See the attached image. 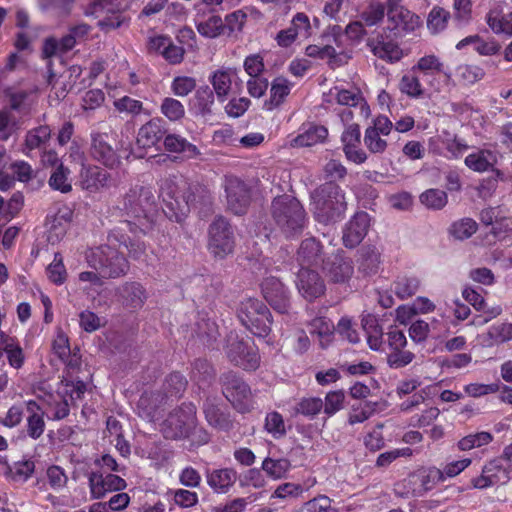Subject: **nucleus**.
Here are the masks:
<instances>
[{"label":"nucleus","mask_w":512,"mask_h":512,"mask_svg":"<svg viewBox=\"0 0 512 512\" xmlns=\"http://www.w3.org/2000/svg\"><path fill=\"white\" fill-rule=\"evenodd\" d=\"M219 381L223 395L237 411L247 413L253 408L251 389L237 373L225 372Z\"/></svg>","instance_id":"obj_8"},{"label":"nucleus","mask_w":512,"mask_h":512,"mask_svg":"<svg viewBox=\"0 0 512 512\" xmlns=\"http://www.w3.org/2000/svg\"><path fill=\"white\" fill-rule=\"evenodd\" d=\"M261 291L267 303L279 313H287L290 308V293L276 277H266L261 283Z\"/></svg>","instance_id":"obj_14"},{"label":"nucleus","mask_w":512,"mask_h":512,"mask_svg":"<svg viewBox=\"0 0 512 512\" xmlns=\"http://www.w3.org/2000/svg\"><path fill=\"white\" fill-rule=\"evenodd\" d=\"M193 332L195 336L207 347H212L219 337L217 324L204 315H198L194 324Z\"/></svg>","instance_id":"obj_29"},{"label":"nucleus","mask_w":512,"mask_h":512,"mask_svg":"<svg viewBox=\"0 0 512 512\" xmlns=\"http://www.w3.org/2000/svg\"><path fill=\"white\" fill-rule=\"evenodd\" d=\"M301 130L292 140L294 147H310L325 142L328 137V129L323 125L307 123L303 124Z\"/></svg>","instance_id":"obj_22"},{"label":"nucleus","mask_w":512,"mask_h":512,"mask_svg":"<svg viewBox=\"0 0 512 512\" xmlns=\"http://www.w3.org/2000/svg\"><path fill=\"white\" fill-rule=\"evenodd\" d=\"M496 458L489 461L482 469L480 476L471 480V484L476 489H485L498 483H507L510 479L509 472L502 466L501 460Z\"/></svg>","instance_id":"obj_17"},{"label":"nucleus","mask_w":512,"mask_h":512,"mask_svg":"<svg viewBox=\"0 0 512 512\" xmlns=\"http://www.w3.org/2000/svg\"><path fill=\"white\" fill-rule=\"evenodd\" d=\"M35 470V463L30 459L14 462L8 466V473L15 481H27Z\"/></svg>","instance_id":"obj_51"},{"label":"nucleus","mask_w":512,"mask_h":512,"mask_svg":"<svg viewBox=\"0 0 512 512\" xmlns=\"http://www.w3.org/2000/svg\"><path fill=\"white\" fill-rule=\"evenodd\" d=\"M207 483L216 493H227L237 480V472L232 468L208 471Z\"/></svg>","instance_id":"obj_24"},{"label":"nucleus","mask_w":512,"mask_h":512,"mask_svg":"<svg viewBox=\"0 0 512 512\" xmlns=\"http://www.w3.org/2000/svg\"><path fill=\"white\" fill-rule=\"evenodd\" d=\"M198 32L207 38H216L225 35L223 28V20L220 16L213 15L206 21L200 22L197 25Z\"/></svg>","instance_id":"obj_50"},{"label":"nucleus","mask_w":512,"mask_h":512,"mask_svg":"<svg viewBox=\"0 0 512 512\" xmlns=\"http://www.w3.org/2000/svg\"><path fill=\"white\" fill-rule=\"evenodd\" d=\"M484 71L477 65L462 64L456 69V75L463 84H474L484 77Z\"/></svg>","instance_id":"obj_52"},{"label":"nucleus","mask_w":512,"mask_h":512,"mask_svg":"<svg viewBox=\"0 0 512 512\" xmlns=\"http://www.w3.org/2000/svg\"><path fill=\"white\" fill-rule=\"evenodd\" d=\"M27 410L30 412L26 424L27 435L36 440L44 433L45 421L42 414L37 412L40 410V407L35 401H29L27 403Z\"/></svg>","instance_id":"obj_37"},{"label":"nucleus","mask_w":512,"mask_h":512,"mask_svg":"<svg viewBox=\"0 0 512 512\" xmlns=\"http://www.w3.org/2000/svg\"><path fill=\"white\" fill-rule=\"evenodd\" d=\"M334 324L326 317H316L309 323V332L312 336L316 335L322 348H326L333 339Z\"/></svg>","instance_id":"obj_33"},{"label":"nucleus","mask_w":512,"mask_h":512,"mask_svg":"<svg viewBox=\"0 0 512 512\" xmlns=\"http://www.w3.org/2000/svg\"><path fill=\"white\" fill-rule=\"evenodd\" d=\"M69 174L70 170L65 167L63 163H60L48 180L49 186L53 190L60 191L61 193H69L72 190V185L68 181Z\"/></svg>","instance_id":"obj_45"},{"label":"nucleus","mask_w":512,"mask_h":512,"mask_svg":"<svg viewBox=\"0 0 512 512\" xmlns=\"http://www.w3.org/2000/svg\"><path fill=\"white\" fill-rule=\"evenodd\" d=\"M387 17L388 29L396 38L415 31L421 25L420 17L408 9L400 10Z\"/></svg>","instance_id":"obj_20"},{"label":"nucleus","mask_w":512,"mask_h":512,"mask_svg":"<svg viewBox=\"0 0 512 512\" xmlns=\"http://www.w3.org/2000/svg\"><path fill=\"white\" fill-rule=\"evenodd\" d=\"M385 15V5L382 3H372L362 12L361 19L367 26H374L381 22Z\"/></svg>","instance_id":"obj_63"},{"label":"nucleus","mask_w":512,"mask_h":512,"mask_svg":"<svg viewBox=\"0 0 512 512\" xmlns=\"http://www.w3.org/2000/svg\"><path fill=\"white\" fill-rule=\"evenodd\" d=\"M369 227V214L365 211L356 212L343 227V245L349 249L356 248L367 235Z\"/></svg>","instance_id":"obj_15"},{"label":"nucleus","mask_w":512,"mask_h":512,"mask_svg":"<svg viewBox=\"0 0 512 512\" xmlns=\"http://www.w3.org/2000/svg\"><path fill=\"white\" fill-rule=\"evenodd\" d=\"M322 246L315 238H307L301 242L297 252V260L303 265L317 264L321 258Z\"/></svg>","instance_id":"obj_34"},{"label":"nucleus","mask_w":512,"mask_h":512,"mask_svg":"<svg viewBox=\"0 0 512 512\" xmlns=\"http://www.w3.org/2000/svg\"><path fill=\"white\" fill-rule=\"evenodd\" d=\"M464 162L468 168L475 172H485L493 169L496 156L492 151L483 149L466 156Z\"/></svg>","instance_id":"obj_36"},{"label":"nucleus","mask_w":512,"mask_h":512,"mask_svg":"<svg viewBox=\"0 0 512 512\" xmlns=\"http://www.w3.org/2000/svg\"><path fill=\"white\" fill-rule=\"evenodd\" d=\"M246 20L247 14L242 10H236L230 14H227L225 21L223 22L225 35L230 36L234 32L241 31Z\"/></svg>","instance_id":"obj_56"},{"label":"nucleus","mask_w":512,"mask_h":512,"mask_svg":"<svg viewBox=\"0 0 512 512\" xmlns=\"http://www.w3.org/2000/svg\"><path fill=\"white\" fill-rule=\"evenodd\" d=\"M294 410L296 414L315 419L323 410V400L320 397H304L297 402Z\"/></svg>","instance_id":"obj_44"},{"label":"nucleus","mask_w":512,"mask_h":512,"mask_svg":"<svg viewBox=\"0 0 512 512\" xmlns=\"http://www.w3.org/2000/svg\"><path fill=\"white\" fill-rule=\"evenodd\" d=\"M203 412L207 422L214 428L229 431L233 428V421L228 412L223 411L213 401L207 399L203 403Z\"/></svg>","instance_id":"obj_27"},{"label":"nucleus","mask_w":512,"mask_h":512,"mask_svg":"<svg viewBox=\"0 0 512 512\" xmlns=\"http://www.w3.org/2000/svg\"><path fill=\"white\" fill-rule=\"evenodd\" d=\"M300 512H337L332 501L325 495H319L304 503Z\"/></svg>","instance_id":"obj_58"},{"label":"nucleus","mask_w":512,"mask_h":512,"mask_svg":"<svg viewBox=\"0 0 512 512\" xmlns=\"http://www.w3.org/2000/svg\"><path fill=\"white\" fill-rule=\"evenodd\" d=\"M477 223L471 218H463L451 226V234L459 240L470 238L477 231Z\"/></svg>","instance_id":"obj_53"},{"label":"nucleus","mask_w":512,"mask_h":512,"mask_svg":"<svg viewBox=\"0 0 512 512\" xmlns=\"http://www.w3.org/2000/svg\"><path fill=\"white\" fill-rule=\"evenodd\" d=\"M415 358L414 353L404 348L391 350L387 354V364L390 368L399 369L410 364Z\"/></svg>","instance_id":"obj_57"},{"label":"nucleus","mask_w":512,"mask_h":512,"mask_svg":"<svg viewBox=\"0 0 512 512\" xmlns=\"http://www.w3.org/2000/svg\"><path fill=\"white\" fill-rule=\"evenodd\" d=\"M80 175L83 189L91 192L107 187L110 182V174L98 166L83 167Z\"/></svg>","instance_id":"obj_25"},{"label":"nucleus","mask_w":512,"mask_h":512,"mask_svg":"<svg viewBox=\"0 0 512 512\" xmlns=\"http://www.w3.org/2000/svg\"><path fill=\"white\" fill-rule=\"evenodd\" d=\"M323 271L329 282L345 284L354 273V265L350 258L334 254L324 261Z\"/></svg>","instance_id":"obj_16"},{"label":"nucleus","mask_w":512,"mask_h":512,"mask_svg":"<svg viewBox=\"0 0 512 512\" xmlns=\"http://www.w3.org/2000/svg\"><path fill=\"white\" fill-rule=\"evenodd\" d=\"M421 204L430 210H441L448 203L447 193L437 188L427 189L419 196Z\"/></svg>","instance_id":"obj_43"},{"label":"nucleus","mask_w":512,"mask_h":512,"mask_svg":"<svg viewBox=\"0 0 512 512\" xmlns=\"http://www.w3.org/2000/svg\"><path fill=\"white\" fill-rule=\"evenodd\" d=\"M163 144L168 152L182 154L187 159H194L200 155L199 149L194 144L178 134H167Z\"/></svg>","instance_id":"obj_28"},{"label":"nucleus","mask_w":512,"mask_h":512,"mask_svg":"<svg viewBox=\"0 0 512 512\" xmlns=\"http://www.w3.org/2000/svg\"><path fill=\"white\" fill-rule=\"evenodd\" d=\"M223 188L226 195L227 208L235 215L247 212L251 203V189L240 178L228 175L224 178Z\"/></svg>","instance_id":"obj_12"},{"label":"nucleus","mask_w":512,"mask_h":512,"mask_svg":"<svg viewBox=\"0 0 512 512\" xmlns=\"http://www.w3.org/2000/svg\"><path fill=\"white\" fill-rule=\"evenodd\" d=\"M165 136V122L160 118H153L141 126L136 143L139 148H151L156 146Z\"/></svg>","instance_id":"obj_21"},{"label":"nucleus","mask_w":512,"mask_h":512,"mask_svg":"<svg viewBox=\"0 0 512 512\" xmlns=\"http://www.w3.org/2000/svg\"><path fill=\"white\" fill-rule=\"evenodd\" d=\"M214 99V92L208 85L200 86L190 100V109L196 115L210 116L213 113Z\"/></svg>","instance_id":"obj_26"},{"label":"nucleus","mask_w":512,"mask_h":512,"mask_svg":"<svg viewBox=\"0 0 512 512\" xmlns=\"http://www.w3.org/2000/svg\"><path fill=\"white\" fill-rule=\"evenodd\" d=\"M265 429L268 433H271L274 438L284 436L286 429L282 415L276 411L268 413L265 419Z\"/></svg>","instance_id":"obj_60"},{"label":"nucleus","mask_w":512,"mask_h":512,"mask_svg":"<svg viewBox=\"0 0 512 512\" xmlns=\"http://www.w3.org/2000/svg\"><path fill=\"white\" fill-rule=\"evenodd\" d=\"M187 379L179 372L169 374L164 382L163 388L167 396L181 397L187 387Z\"/></svg>","instance_id":"obj_47"},{"label":"nucleus","mask_w":512,"mask_h":512,"mask_svg":"<svg viewBox=\"0 0 512 512\" xmlns=\"http://www.w3.org/2000/svg\"><path fill=\"white\" fill-rule=\"evenodd\" d=\"M290 83L284 77H277L273 80L270 89V99L265 102V107L272 110L283 103L286 96L290 93Z\"/></svg>","instance_id":"obj_40"},{"label":"nucleus","mask_w":512,"mask_h":512,"mask_svg":"<svg viewBox=\"0 0 512 512\" xmlns=\"http://www.w3.org/2000/svg\"><path fill=\"white\" fill-rule=\"evenodd\" d=\"M296 286L299 293L308 301H312L325 292V283L314 270L301 268L297 274Z\"/></svg>","instance_id":"obj_18"},{"label":"nucleus","mask_w":512,"mask_h":512,"mask_svg":"<svg viewBox=\"0 0 512 512\" xmlns=\"http://www.w3.org/2000/svg\"><path fill=\"white\" fill-rule=\"evenodd\" d=\"M364 143L371 153H383L387 147L386 140L380 137L374 129H366L364 135Z\"/></svg>","instance_id":"obj_64"},{"label":"nucleus","mask_w":512,"mask_h":512,"mask_svg":"<svg viewBox=\"0 0 512 512\" xmlns=\"http://www.w3.org/2000/svg\"><path fill=\"white\" fill-rule=\"evenodd\" d=\"M311 206L318 223L335 224L344 218L347 210L345 192L338 184L327 181L311 193Z\"/></svg>","instance_id":"obj_2"},{"label":"nucleus","mask_w":512,"mask_h":512,"mask_svg":"<svg viewBox=\"0 0 512 512\" xmlns=\"http://www.w3.org/2000/svg\"><path fill=\"white\" fill-rule=\"evenodd\" d=\"M171 193H167L168 198L163 194L162 211L169 220L178 223L185 219L191 208L209 206L212 200L210 191L198 182L182 181Z\"/></svg>","instance_id":"obj_1"},{"label":"nucleus","mask_w":512,"mask_h":512,"mask_svg":"<svg viewBox=\"0 0 512 512\" xmlns=\"http://www.w3.org/2000/svg\"><path fill=\"white\" fill-rule=\"evenodd\" d=\"M90 494L92 499H102L108 492L104 475L98 471H92L88 475Z\"/></svg>","instance_id":"obj_54"},{"label":"nucleus","mask_w":512,"mask_h":512,"mask_svg":"<svg viewBox=\"0 0 512 512\" xmlns=\"http://www.w3.org/2000/svg\"><path fill=\"white\" fill-rule=\"evenodd\" d=\"M161 112L171 121H176L184 116L185 109L180 101L167 97L161 104Z\"/></svg>","instance_id":"obj_61"},{"label":"nucleus","mask_w":512,"mask_h":512,"mask_svg":"<svg viewBox=\"0 0 512 512\" xmlns=\"http://www.w3.org/2000/svg\"><path fill=\"white\" fill-rule=\"evenodd\" d=\"M196 407L192 403H183L169 413L162 424V433L166 439H183L189 437L195 429Z\"/></svg>","instance_id":"obj_7"},{"label":"nucleus","mask_w":512,"mask_h":512,"mask_svg":"<svg viewBox=\"0 0 512 512\" xmlns=\"http://www.w3.org/2000/svg\"><path fill=\"white\" fill-rule=\"evenodd\" d=\"M411 72H421L424 75L444 73L448 78L450 77V74L444 71V64L436 55L433 54L421 57L418 62L411 68Z\"/></svg>","instance_id":"obj_42"},{"label":"nucleus","mask_w":512,"mask_h":512,"mask_svg":"<svg viewBox=\"0 0 512 512\" xmlns=\"http://www.w3.org/2000/svg\"><path fill=\"white\" fill-rule=\"evenodd\" d=\"M47 274L54 284L61 285L65 282L67 272L60 253H55L53 262L47 268Z\"/></svg>","instance_id":"obj_59"},{"label":"nucleus","mask_w":512,"mask_h":512,"mask_svg":"<svg viewBox=\"0 0 512 512\" xmlns=\"http://www.w3.org/2000/svg\"><path fill=\"white\" fill-rule=\"evenodd\" d=\"M345 392L343 390L330 391L323 401V413L327 418L332 417L344 408Z\"/></svg>","instance_id":"obj_49"},{"label":"nucleus","mask_w":512,"mask_h":512,"mask_svg":"<svg viewBox=\"0 0 512 512\" xmlns=\"http://www.w3.org/2000/svg\"><path fill=\"white\" fill-rule=\"evenodd\" d=\"M108 242L119 243L124 245L129 253V256L134 260H140L146 252V245L139 240H131L128 236L120 233L118 230H112L108 235Z\"/></svg>","instance_id":"obj_35"},{"label":"nucleus","mask_w":512,"mask_h":512,"mask_svg":"<svg viewBox=\"0 0 512 512\" xmlns=\"http://www.w3.org/2000/svg\"><path fill=\"white\" fill-rule=\"evenodd\" d=\"M486 21L494 33L512 36V12L500 15L498 10H491L486 16Z\"/></svg>","instance_id":"obj_41"},{"label":"nucleus","mask_w":512,"mask_h":512,"mask_svg":"<svg viewBox=\"0 0 512 512\" xmlns=\"http://www.w3.org/2000/svg\"><path fill=\"white\" fill-rule=\"evenodd\" d=\"M234 234L229 222L218 216L209 227V250L215 256L223 258L234 249Z\"/></svg>","instance_id":"obj_11"},{"label":"nucleus","mask_w":512,"mask_h":512,"mask_svg":"<svg viewBox=\"0 0 512 512\" xmlns=\"http://www.w3.org/2000/svg\"><path fill=\"white\" fill-rule=\"evenodd\" d=\"M441 482H444L441 469L435 466L421 467L404 480V487L407 489L405 495L422 497Z\"/></svg>","instance_id":"obj_10"},{"label":"nucleus","mask_w":512,"mask_h":512,"mask_svg":"<svg viewBox=\"0 0 512 512\" xmlns=\"http://www.w3.org/2000/svg\"><path fill=\"white\" fill-rule=\"evenodd\" d=\"M237 316L242 325L257 337H266L271 332V312L259 299L247 298L241 301Z\"/></svg>","instance_id":"obj_6"},{"label":"nucleus","mask_w":512,"mask_h":512,"mask_svg":"<svg viewBox=\"0 0 512 512\" xmlns=\"http://www.w3.org/2000/svg\"><path fill=\"white\" fill-rule=\"evenodd\" d=\"M449 18V11L442 7L435 6L428 14L427 27L433 34H437L445 29Z\"/></svg>","instance_id":"obj_48"},{"label":"nucleus","mask_w":512,"mask_h":512,"mask_svg":"<svg viewBox=\"0 0 512 512\" xmlns=\"http://www.w3.org/2000/svg\"><path fill=\"white\" fill-rule=\"evenodd\" d=\"M107 133L92 131L90 134V156L108 168H114L120 163V157L109 142Z\"/></svg>","instance_id":"obj_13"},{"label":"nucleus","mask_w":512,"mask_h":512,"mask_svg":"<svg viewBox=\"0 0 512 512\" xmlns=\"http://www.w3.org/2000/svg\"><path fill=\"white\" fill-rule=\"evenodd\" d=\"M114 243L90 248L85 253V259L90 268L100 271L105 279L124 277L130 268L126 257L119 252Z\"/></svg>","instance_id":"obj_5"},{"label":"nucleus","mask_w":512,"mask_h":512,"mask_svg":"<svg viewBox=\"0 0 512 512\" xmlns=\"http://www.w3.org/2000/svg\"><path fill=\"white\" fill-rule=\"evenodd\" d=\"M191 380L198 385L200 389H204L212 383L215 378V370L206 359H196L192 364Z\"/></svg>","instance_id":"obj_32"},{"label":"nucleus","mask_w":512,"mask_h":512,"mask_svg":"<svg viewBox=\"0 0 512 512\" xmlns=\"http://www.w3.org/2000/svg\"><path fill=\"white\" fill-rule=\"evenodd\" d=\"M225 353L232 364L246 371H255L260 365L257 347L237 336L230 335L228 337Z\"/></svg>","instance_id":"obj_9"},{"label":"nucleus","mask_w":512,"mask_h":512,"mask_svg":"<svg viewBox=\"0 0 512 512\" xmlns=\"http://www.w3.org/2000/svg\"><path fill=\"white\" fill-rule=\"evenodd\" d=\"M271 215L286 237L300 234L307 223V214L300 201L291 195L275 197L271 204Z\"/></svg>","instance_id":"obj_4"},{"label":"nucleus","mask_w":512,"mask_h":512,"mask_svg":"<svg viewBox=\"0 0 512 512\" xmlns=\"http://www.w3.org/2000/svg\"><path fill=\"white\" fill-rule=\"evenodd\" d=\"M401 92L412 98H419L423 95V89L416 73L405 74L400 80Z\"/></svg>","instance_id":"obj_55"},{"label":"nucleus","mask_w":512,"mask_h":512,"mask_svg":"<svg viewBox=\"0 0 512 512\" xmlns=\"http://www.w3.org/2000/svg\"><path fill=\"white\" fill-rule=\"evenodd\" d=\"M121 210L133 219L136 228L145 233L154 221L156 197L151 187L135 185L123 196Z\"/></svg>","instance_id":"obj_3"},{"label":"nucleus","mask_w":512,"mask_h":512,"mask_svg":"<svg viewBox=\"0 0 512 512\" xmlns=\"http://www.w3.org/2000/svg\"><path fill=\"white\" fill-rule=\"evenodd\" d=\"M116 296L123 307L133 310L141 308L147 299L145 288L136 281L122 283L116 288Z\"/></svg>","instance_id":"obj_19"},{"label":"nucleus","mask_w":512,"mask_h":512,"mask_svg":"<svg viewBox=\"0 0 512 512\" xmlns=\"http://www.w3.org/2000/svg\"><path fill=\"white\" fill-rule=\"evenodd\" d=\"M358 270L365 276H371L378 272L380 266V253L375 246L365 245L360 251Z\"/></svg>","instance_id":"obj_31"},{"label":"nucleus","mask_w":512,"mask_h":512,"mask_svg":"<svg viewBox=\"0 0 512 512\" xmlns=\"http://www.w3.org/2000/svg\"><path fill=\"white\" fill-rule=\"evenodd\" d=\"M486 346H494L512 340V323L492 325L483 335Z\"/></svg>","instance_id":"obj_38"},{"label":"nucleus","mask_w":512,"mask_h":512,"mask_svg":"<svg viewBox=\"0 0 512 512\" xmlns=\"http://www.w3.org/2000/svg\"><path fill=\"white\" fill-rule=\"evenodd\" d=\"M46 476L50 487L54 490L62 489L68 482V476L64 469L58 465H51L47 468Z\"/></svg>","instance_id":"obj_62"},{"label":"nucleus","mask_w":512,"mask_h":512,"mask_svg":"<svg viewBox=\"0 0 512 512\" xmlns=\"http://www.w3.org/2000/svg\"><path fill=\"white\" fill-rule=\"evenodd\" d=\"M235 74V70L228 68L216 70L210 76L209 80L213 86V92L216 93L219 101L224 102L227 99L232 86V77Z\"/></svg>","instance_id":"obj_30"},{"label":"nucleus","mask_w":512,"mask_h":512,"mask_svg":"<svg viewBox=\"0 0 512 512\" xmlns=\"http://www.w3.org/2000/svg\"><path fill=\"white\" fill-rule=\"evenodd\" d=\"M421 281L416 276L403 275L393 283V291L400 299L414 296L420 289Z\"/></svg>","instance_id":"obj_39"},{"label":"nucleus","mask_w":512,"mask_h":512,"mask_svg":"<svg viewBox=\"0 0 512 512\" xmlns=\"http://www.w3.org/2000/svg\"><path fill=\"white\" fill-rule=\"evenodd\" d=\"M367 45L372 53L380 59L396 62L402 57V50L398 44L392 40H387L382 34L377 35L376 38L369 39Z\"/></svg>","instance_id":"obj_23"},{"label":"nucleus","mask_w":512,"mask_h":512,"mask_svg":"<svg viewBox=\"0 0 512 512\" xmlns=\"http://www.w3.org/2000/svg\"><path fill=\"white\" fill-rule=\"evenodd\" d=\"M290 467V461L286 458L272 459L267 457L262 462V470L273 479L284 477Z\"/></svg>","instance_id":"obj_46"}]
</instances>
